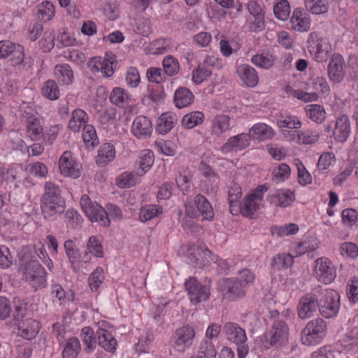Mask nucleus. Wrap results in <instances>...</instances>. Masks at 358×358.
<instances>
[{
  "instance_id": "obj_50",
  "label": "nucleus",
  "mask_w": 358,
  "mask_h": 358,
  "mask_svg": "<svg viewBox=\"0 0 358 358\" xmlns=\"http://www.w3.org/2000/svg\"><path fill=\"white\" fill-rule=\"evenodd\" d=\"M104 280L103 269L98 266L89 276L88 284L92 291L96 292Z\"/></svg>"
},
{
  "instance_id": "obj_27",
  "label": "nucleus",
  "mask_w": 358,
  "mask_h": 358,
  "mask_svg": "<svg viewBox=\"0 0 358 358\" xmlns=\"http://www.w3.org/2000/svg\"><path fill=\"white\" fill-rule=\"evenodd\" d=\"M350 134V124L349 118L345 114H343L336 121L334 136L337 141L343 143L347 141Z\"/></svg>"
},
{
  "instance_id": "obj_40",
  "label": "nucleus",
  "mask_w": 358,
  "mask_h": 358,
  "mask_svg": "<svg viewBox=\"0 0 358 358\" xmlns=\"http://www.w3.org/2000/svg\"><path fill=\"white\" fill-rule=\"evenodd\" d=\"M154 163V154L150 150H145L139 157L138 176H142L147 173Z\"/></svg>"
},
{
  "instance_id": "obj_4",
  "label": "nucleus",
  "mask_w": 358,
  "mask_h": 358,
  "mask_svg": "<svg viewBox=\"0 0 358 358\" xmlns=\"http://www.w3.org/2000/svg\"><path fill=\"white\" fill-rule=\"evenodd\" d=\"M319 312L326 318L335 317L340 308L339 294L331 289H326L321 286L320 290Z\"/></svg>"
},
{
  "instance_id": "obj_7",
  "label": "nucleus",
  "mask_w": 358,
  "mask_h": 358,
  "mask_svg": "<svg viewBox=\"0 0 358 358\" xmlns=\"http://www.w3.org/2000/svg\"><path fill=\"white\" fill-rule=\"evenodd\" d=\"M308 51L313 59L317 62H326L332 51V47L326 38L318 37L316 33L310 34Z\"/></svg>"
},
{
  "instance_id": "obj_23",
  "label": "nucleus",
  "mask_w": 358,
  "mask_h": 358,
  "mask_svg": "<svg viewBox=\"0 0 358 358\" xmlns=\"http://www.w3.org/2000/svg\"><path fill=\"white\" fill-rule=\"evenodd\" d=\"M289 24L291 28L296 31L306 32L310 27L311 20L308 14L298 8L294 10L289 20Z\"/></svg>"
},
{
  "instance_id": "obj_8",
  "label": "nucleus",
  "mask_w": 358,
  "mask_h": 358,
  "mask_svg": "<svg viewBox=\"0 0 358 358\" xmlns=\"http://www.w3.org/2000/svg\"><path fill=\"white\" fill-rule=\"evenodd\" d=\"M80 203L86 216L92 222H99L103 227L110 225V219L107 217L106 210L97 203L92 202L87 194L81 196Z\"/></svg>"
},
{
  "instance_id": "obj_29",
  "label": "nucleus",
  "mask_w": 358,
  "mask_h": 358,
  "mask_svg": "<svg viewBox=\"0 0 358 358\" xmlns=\"http://www.w3.org/2000/svg\"><path fill=\"white\" fill-rule=\"evenodd\" d=\"M115 148L113 144L103 143L98 150L96 163L99 166H104L115 159Z\"/></svg>"
},
{
  "instance_id": "obj_16",
  "label": "nucleus",
  "mask_w": 358,
  "mask_h": 358,
  "mask_svg": "<svg viewBox=\"0 0 358 358\" xmlns=\"http://www.w3.org/2000/svg\"><path fill=\"white\" fill-rule=\"evenodd\" d=\"M196 210L191 204L185 205L187 214L191 217H196L201 215L204 219L212 220L214 217L213 210L209 201L201 194H197L194 199Z\"/></svg>"
},
{
  "instance_id": "obj_53",
  "label": "nucleus",
  "mask_w": 358,
  "mask_h": 358,
  "mask_svg": "<svg viewBox=\"0 0 358 358\" xmlns=\"http://www.w3.org/2000/svg\"><path fill=\"white\" fill-rule=\"evenodd\" d=\"M275 61V57L269 54H257L252 57L251 62L256 66L263 68L268 69L271 67Z\"/></svg>"
},
{
  "instance_id": "obj_59",
  "label": "nucleus",
  "mask_w": 358,
  "mask_h": 358,
  "mask_svg": "<svg viewBox=\"0 0 358 358\" xmlns=\"http://www.w3.org/2000/svg\"><path fill=\"white\" fill-rule=\"evenodd\" d=\"M87 250L96 257L103 256V247L100 241L94 236L90 237L87 243Z\"/></svg>"
},
{
  "instance_id": "obj_36",
  "label": "nucleus",
  "mask_w": 358,
  "mask_h": 358,
  "mask_svg": "<svg viewBox=\"0 0 358 358\" xmlns=\"http://www.w3.org/2000/svg\"><path fill=\"white\" fill-rule=\"evenodd\" d=\"M206 253H210V251L206 250L205 252L199 247L195 245H192L189 246L187 251V257L189 264H192L196 267L202 268L206 264L203 255H206Z\"/></svg>"
},
{
  "instance_id": "obj_42",
  "label": "nucleus",
  "mask_w": 358,
  "mask_h": 358,
  "mask_svg": "<svg viewBox=\"0 0 358 358\" xmlns=\"http://www.w3.org/2000/svg\"><path fill=\"white\" fill-rule=\"evenodd\" d=\"M81 347L77 338L71 337L67 340L62 352L63 358H76Z\"/></svg>"
},
{
  "instance_id": "obj_56",
  "label": "nucleus",
  "mask_w": 358,
  "mask_h": 358,
  "mask_svg": "<svg viewBox=\"0 0 358 358\" xmlns=\"http://www.w3.org/2000/svg\"><path fill=\"white\" fill-rule=\"evenodd\" d=\"M80 336L87 349L93 350L96 348V336L92 327H85L83 328Z\"/></svg>"
},
{
  "instance_id": "obj_43",
  "label": "nucleus",
  "mask_w": 358,
  "mask_h": 358,
  "mask_svg": "<svg viewBox=\"0 0 358 358\" xmlns=\"http://www.w3.org/2000/svg\"><path fill=\"white\" fill-rule=\"evenodd\" d=\"M41 93L44 97L52 101L58 99L60 95L57 83L53 80H48L43 83Z\"/></svg>"
},
{
  "instance_id": "obj_48",
  "label": "nucleus",
  "mask_w": 358,
  "mask_h": 358,
  "mask_svg": "<svg viewBox=\"0 0 358 358\" xmlns=\"http://www.w3.org/2000/svg\"><path fill=\"white\" fill-rule=\"evenodd\" d=\"M293 257L285 253L278 255L272 259L271 266L273 269L282 270L287 268L293 264Z\"/></svg>"
},
{
  "instance_id": "obj_47",
  "label": "nucleus",
  "mask_w": 358,
  "mask_h": 358,
  "mask_svg": "<svg viewBox=\"0 0 358 358\" xmlns=\"http://www.w3.org/2000/svg\"><path fill=\"white\" fill-rule=\"evenodd\" d=\"M89 120L87 113H72L69 122V128L73 132H78L82 127L87 124Z\"/></svg>"
},
{
  "instance_id": "obj_38",
  "label": "nucleus",
  "mask_w": 358,
  "mask_h": 358,
  "mask_svg": "<svg viewBox=\"0 0 358 358\" xmlns=\"http://www.w3.org/2000/svg\"><path fill=\"white\" fill-rule=\"evenodd\" d=\"M65 253L71 264L72 270L78 269L77 257L79 256V250L76 242L71 239L66 241L64 243Z\"/></svg>"
},
{
  "instance_id": "obj_28",
  "label": "nucleus",
  "mask_w": 358,
  "mask_h": 358,
  "mask_svg": "<svg viewBox=\"0 0 358 358\" xmlns=\"http://www.w3.org/2000/svg\"><path fill=\"white\" fill-rule=\"evenodd\" d=\"M96 335L100 347L110 353H115L117 342L110 332L104 329H99Z\"/></svg>"
},
{
  "instance_id": "obj_62",
  "label": "nucleus",
  "mask_w": 358,
  "mask_h": 358,
  "mask_svg": "<svg viewBox=\"0 0 358 358\" xmlns=\"http://www.w3.org/2000/svg\"><path fill=\"white\" fill-rule=\"evenodd\" d=\"M318 139V134L312 130L299 131L298 143L299 145H310L315 143Z\"/></svg>"
},
{
  "instance_id": "obj_22",
  "label": "nucleus",
  "mask_w": 358,
  "mask_h": 358,
  "mask_svg": "<svg viewBox=\"0 0 358 358\" xmlns=\"http://www.w3.org/2000/svg\"><path fill=\"white\" fill-rule=\"evenodd\" d=\"M151 120L145 115H140L135 118L132 123L131 131L139 139L150 137L152 132Z\"/></svg>"
},
{
  "instance_id": "obj_12",
  "label": "nucleus",
  "mask_w": 358,
  "mask_h": 358,
  "mask_svg": "<svg viewBox=\"0 0 358 358\" xmlns=\"http://www.w3.org/2000/svg\"><path fill=\"white\" fill-rule=\"evenodd\" d=\"M244 285L236 278H224L219 282V290L223 298L236 301L245 296Z\"/></svg>"
},
{
  "instance_id": "obj_18",
  "label": "nucleus",
  "mask_w": 358,
  "mask_h": 358,
  "mask_svg": "<svg viewBox=\"0 0 358 358\" xmlns=\"http://www.w3.org/2000/svg\"><path fill=\"white\" fill-rule=\"evenodd\" d=\"M345 60L342 55L335 53L332 55L327 66V75L334 83H340L345 76Z\"/></svg>"
},
{
  "instance_id": "obj_55",
  "label": "nucleus",
  "mask_w": 358,
  "mask_h": 358,
  "mask_svg": "<svg viewBox=\"0 0 358 358\" xmlns=\"http://www.w3.org/2000/svg\"><path fill=\"white\" fill-rule=\"evenodd\" d=\"M203 119V113H186L182 119V124L187 129H192L202 123Z\"/></svg>"
},
{
  "instance_id": "obj_24",
  "label": "nucleus",
  "mask_w": 358,
  "mask_h": 358,
  "mask_svg": "<svg viewBox=\"0 0 358 358\" xmlns=\"http://www.w3.org/2000/svg\"><path fill=\"white\" fill-rule=\"evenodd\" d=\"M114 63L108 58L94 57L88 62V67L93 73L101 72L106 77H110L114 73Z\"/></svg>"
},
{
  "instance_id": "obj_26",
  "label": "nucleus",
  "mask_w": 358,
  "mask_h": 358,
  "mask_svg": "<svg viewBox=\"0 0 358 358\" xmlns=\"http://www.w3.org/2000/svg\"><path fill=\"white\" fill-rule=\"evenodd\" d=\"M110 102L121 108H126L133 104L131 95L124 89L114 87L110 94Z\"/></svg>"
},
{
  "instance_id": "obj_10",
  "label": "nucleus",
  "mask_w": 358,
  "mask_h": 358,
  "mask_svg": "<svg viewBox=\"0 0 358 358\" xmlns=\"http://www.w3.org/2000/svg\"><path fill=\"white\" fill-rule=\"evenodd\" d=\"M23 278L35 290L46 285V272L36 260L29 261L25 264Z\"/></svg>"
},
{
  "instance_id": "obj_5",
  "label": "nucleus",
  "mask_w": 358,
  "mask_h": 358,
  "mask_svg": "<svg viewBox=\"0 0 358 358\" xmlns=\"http://www.w3.org/2000/svg\"><path fill=\"white\" fill-rule=\"evenodd\" d=\"M327 324L322 318H316L309 321L301 333L302 343L306 345H314L320 343L325 337Z\"/></svg>"
},
{
  "instance_id": "obj_6",
  "label": "nucleus",
  "mask_w": 358,
  "mask_h": 358,
  "mask_svg": "<svg viewBox=\"0 0 358 358\" xmlns=\"http://www.w3.org/2000/svg\"><path fill=\"white\" fill-rule=\"evenodd\" d=\"M320 290L321 285H317L300 299L297 312L301 319L310 318L317 309L319 310Z\"/></svg>"
},
{
  "instance_id": "obj_44",
  "label": "nucleus",
  "mask_w": 358,
  "mask_h": 358,
  "mask_svg": "<svg viewBox=\"0 0 358 358\" xmlns=\"http://www.w3.org/2000/svg\"><path fill=\"white\" fill-rule=\"evenodd\" d=\"M174 120L169 113H161L156 124V131L160 134H166L173 127Z\"/></svg>"
},
{
  "instance_id": "obj_51",
  "label": "nucleus",
  "mask_w": 358,
  "mask_h": 358,
  "mask_svg": "<svg viewBox=\"0 0 358 358\" xmlns=\"http://www.w3.org/2000/svg\"><path fill=\"white\" fill-rule=\"evenodd\" d=\"M273 12L276 18L285 21L288 19L290 14V6L287 0H280L273 8Z\"/></svg>"
},
{
  "instance_id": "obj_37",
  "label": "nucleus",
  "mask_w": 358,
  "mask_h": 358,
  "mask_svg": "<svg viewBox=\"0 0 358 358\" xmlns=\"http://www.w3.org/2000/svg\"><path fill=\"white\" fill-rule=\"evenodd\" d=\"M194 95L192 92L185 87L178 89L174 95V102L178 108H182L189 106L193 101Z\"/></svg>"
},
{
  "instance_id": "obj_15",
  "label": "nucleus",
  "mask_w": 358,
  "mask_h": 358,
  "mask_svg": "<svg viewBox=\"0 0 358 358\" xmlns=\"http://www.w3.org/2000/svg\"><path fill=\"white\" fill-rule=\"evenodd\" d=\"M266 191V186L260 185L254 193L247 196L240 207L241 215L245 217L252 216L258 210L263 199V194Z\"/></svg>"
},
{
  "instance_id": "obj_1",
  "label": "nucleus",
  "mask_w": 358,
  "mask_h": 358,
  "mask_svg": "<svg viewBox=\"0 0 358 358\" xmlns=\"http://www.w3.org/2000/svg\"><path fill=\"white\" fill-rule=\"evenodd\" d=\"M40 205L42 215L48 221L55 220L64 212L66 202L62 196V189L58 184L50 180L44 182Z\"/></svg>"
},
{
  "instance_id": "obj_63",
  "label": "nucleus",
  "mask_w": 358,
  "mask_h": 358,
  "mask_svg": "<svg viewBox=\"0 0 358 358\" xmlns=\"http://www.w3.org/2000/svg\"><path fill=\"white\" fill-rule=\"evenodd\" d=\"M217 352L212 343L205 341L201 345L198 352V358H215Z\"/></svg>"
},
{
  "instance_id": "obj_11",
  "label": "nucleus",
  "mask_w": 358,
  "mask_h": 358,
  "mask_svg": "<svg viewBox=\"0 0 358 358\" xmlns=\"http://www.w3.org/2000/svg\"><path fill=\"white\" fill-rule=\"evenodd\" d=\"M313 275L319 282L329 285L336 277V269L332 262L327 257H320L314 262Z\"/></svg>"
},
{
  "instance_id": "obj_20",
  "label": "nucleus",
  "mask_w": 358,
  "mask_h": 358,
  "mask_svg": "<svg viewBox=\"0 0 358 358\" xmlns=\"http://www.w3.org/2000/svg\"><path fill=\"white\" fill-rule=\"evenodd\" d=\"M267 200L276 207L286 208L292 204L295 200V196L294 192L288 189H275L271 192Z\"/></svg>"
},
{
  "instance_id": "obj_45",
  "label": "nucleus",
  "mask_w": 358,
  "mask_h": 358,
  "mask_svg": "<svg viewBox=\"0 0 358 358\" xmlns=\"http://www.w3.org/2000/svg\"><path fill=\"white\" fill-rule=\"evenodd\" d=\"M83 139L87 148L93 149L99 143L96 129L90 124L83 129Z\"/></svg>"
},
{
  "instance_id": "obj_52",
  "label": "nucleus",
  "mask_w": 358,
  "mask_h": 358,
  "mask_svg": "<svg viewBox=\"0 0 358 358\" xmlns=\"http://www.w3.org/2000/svg\"><path fill=\"white\" fill-rule=\"evenodd\" d=\"M277 124L280 129H296L301 127V121L292 115L280 116L277 120Z\"/></svg>"
},
{
  "instance_id": "obj_60",
  "label": "nucleus",
  "mask_w": 358,
  "mask_h": 358,
  "mask_svg": "<svg viewBox=\"0 0 358 358\" xmlns=\"http://www.w3.org/2000/svg\"><path fill=\"white\" fill-rule=\"evenodd\" d=\"M125 80L129 87H137L141 82L138 70L133 66L128 68L125 75Z\"/></svg>"
},
{
  "instance_id": "obj_57",
  "label": "nucleus",
  "mask_w": 358,
  "mask_h": 358,
  "mask_svg": "<svg viewBox=\"0 0 358 358\" xmlns=\"http://www.w3.org/2000/svg\"><path fill=\"white\" fill-rule=\"evenodd\" d=\"M157 151L166 156H173L176 152L174 143L170 141H158L155 143Z\"/></svg>"
},
{
  "instance_id": "obj_49",
  "label": "nucleus",
  "mask_w": 358,
  "mask_h": 358,
  "mask_svg": "<svg viewBox=\"0 0 358 358\" xmlns=\"http://www.w3.org/2000/svg\"><path fill=\"white\" fill-rule=\"evenodd\" d=\"M138 172H124L116 179V185L120 188L134 186L138 180Z\"/></svg>"
},
{
  "instance_id": "obj_33",
  "label": "nucleus",
  "mask_w": 358,
  "mask_h": 358,
  "mask_svg": "<svg viewBox=\"0 0 358 358\" xmlns=\"http://www.w3.org/2000/svg\"><path fill=\"white\" fill-rule=\"evenodd\" d=\"M54 74L58 82L62 85H68L73 82L74 76L73 70L67 64L56 65Z\"/></svg>"
},
{
  "instance_id": "obj_41",
  "label": "nucleus",
  "mask_w": 358,
  "mask_h": 358,
  "mask_svg": "<svg viewBox=\"0 0 358 358\" xmlns=\"http://www.w3.org/2000/svg\"><path fill=\"white\" fill-rule=\"evenodd\" d=\"M304 6L306 10L313 15L324 14L329 10L327 0H304Z\"/></svg>"
},
{
  "instance_id": "obj_32",
  "label": "nucleus",
  "mask_w": 358,
  "mask_h": 358,
  "mask_svg": "<svg viewBox=\"0 0 358 358\" xmlns=\"http://www.w3.org/2000/svg\"><path fill=\"white\" fill-rule=\"evenodd\" d=\"M250 137L260 141L271 139L274 136L273 129L264 123L254 124L249 130Z\"/></svg>"
},
{
  "instance_id": "obj_19",
  "label": "nucleus",
  "mask_w": 358,
  "mask_h": 358,
  "mask_svg": "<svg viewBox=\"0 0 358 358\" xmlns=\"http://www.w3.org/2000/svg\"><path fill=\"white\" fill-rule=\"evenodd\" d=\"M59 168L60 173L64 176L77 178L80 175V165L73 159L70 151H65L60 157Z\"/></svg>"
},
{
  "instance_id": "obj_31",
  "label": "nucleus",
  "mask_w": 358,
  "mask_h": 358,
  "mask_svg": "<svg viewBox=\"0 0 358 358\" xmlns=\"http://www.w3.org/2000/svg\"><path fill=\"white\" fill-rule=\"evenodd\" d=\"M307 89L313 90L317 94L327 96L330 92V87L324 76H315L311 77L307 83Z\"/></svg>"
},
{
  "instance_id": "obj_54",
  "label": "nucleus",
  "mask_w": 358,
  "mask_h": 358,
  "mask_svg": "<svg viewBox=\"0 0 358 358\" xmlns=\"http://www.w3.org/2000/svg\"><path fill=\"white\" fill-rule=\"evenodd\" d=\"M169 45L168 41L164 38L155 40L149 43L146 48L147 53L151 55L164 54Z\"/></svg>"
},
{
  "instance_id": "obj_21",
  "label": "nucleus",
  "mask_w": 358,
  "mask_h": 358,
  "mask_svg": "<svg viewBox=\"0 0 358 358\" xmlns=\"http://www.w3.org/2000/svg\"><path fill=\"white\" fill-rule=\"evenodd\" d=\"M250 143V137L248 134L241 133L227 139L222 147L223 152H238L247 148Z\"/></svg>"
},
{
  "instance_id": "obj_14",
  "label": "nucleus",
  "mask_w": 358,
  "mask_h": 358,
  "mask_svg": "<svg viewBox=\"0 0 358 358\" xmlns=\"http://www.w3.org/2000/svg\"><path fill=\"white\" fill-rule=\"evenodd\" d=\"M12 56L11 62L13 65L22 64L24 59V48L19 43L8 40L0 41V59Z\"/></svg>"
},
{
  "instance_id": "obj_25",
  "label": "nucleus",
  "mask_w": 358,
  "mask_h": 358,
  "mask_svg": "<svg viewBox=\"0 0 358 358\" xmlns=\"http://www.w3.org/2000/svg\"><path fill=\"white\" fill-rule=\"evenodd\" d=\"M243 84L248 87H254L258 84L259 77L256 70L248 64L238 66L236 71Z\"/></svg>"
},
{
  "instance_id": "obj_61",
  "label": "nucleus",
  "mask_w": 358,
  "mask_h": 358,
  "mask_svg": "<svg viewBox=\"0 0 358 358\" xmlns=\"http://www.w3.org/2000/svg\"><path fill=\"white\" fill-rule=\"evenodd\" d=\"M296 166L298 170V181L301 185H306L312 182V176L306 169L304 165L299 159H296Z\"/></svg>"
},
{
  "instance_id": "obj_34",
  "label": "nucleus",
  "mask_w": 358,
  "mask_h": 358,
  "mask_svg": "<svg viewBox=\"0 0 358 358\" xmlns=\"http://www.w3.org/2000/svg\"><path fill=\"white\" fill-rule=\"evenodd\" d=\"M18 329L23 338L31 340L38 334L39 323L34 319L27 318L19 324Z\"/></svg>"
},
{
  "instance_id": "obj_46",
  "label": "nucleus",
  "mask_w": 358,
  "mask_h": 358,
  "mask_svg": "<svg viewBox=\"0 0 358 358\" xmlns=\"http://www.w3.org/2000/svg\"><path fill=\"white\" fill-rule=\"evenodd\" d=\"M162 213V206L158 205H147L141 208L139 213V220L142 222H145L157 217Z\"/></svg>"
},
{
  "instance_id": "obj_64",
  "label": "nucleus",
  "mask_w": 358,
  "mask_h": 358,
  "mask_svg": "<svg viewBox=\"0 0 358 358\" xmlns=\"http://www.w3.org/2000/svg\"><path fill=\"white\" fill-rule=\"evenodd\" d=\"M358 344V329L357 328H354L350 331H348L345 335L344 338L342 340V345L349 350L353 345H357Z\"/></svg>"
},
{
  "instance_id": "obj_39",
  "label": "nucleus",
  "mask_w": 358,
  "mask_h": 358,
  "mask_svg": "<svg viewBox=\"0 0 358 358\" xmlns=\"http://www.w3.org/2000/svg\"><path fill=\"white\" fill-rule=\"evenodd\" d=\"M37 15L44 22L51 20L55 15V5L48 1H43L37 6Z\"/></svg>"
},
{
  "instance_id": "obj_13",
  "label": "nucleus",
  "mask_w": 358,
  "mask_h": 358,
  "mask_svg": "<svg viewBox=\"0 0 358 358\" xmlns=\"http://www.w3.org/2000/svg\"><path fill=\"white\" fill-rule=\"evenodd\" d=\"M195 332L192 327L183 326L175 331L171 338L172 348L180 352H185L192 344Z\"/></svg>"
},
{
  "instance_id": "obj_35",
  "label": "nucleus",
  "mask_w": 358,
  "mask_h": 358,
  "mask_svg": "<svg viewBox=\"0 0 358 358\" xmlns=\"http://www.w3.org/2000/svg\"><path fill=\"white\" fill-rule=\"evenodd\" d=\"M27 133L32 140H39L43 135V127L41 120L31 113L27 118Z\"/></svg>"
},
{
  "instance_id": "obj_17",
  "label": "nucleus",
  "mask_w": 358,
  "mask_h": 358,
  "mask_svg": "<svg viewBox=\"0 0 358 358\" xmlns=\"http://www.w3.org/2000/svg\"><path fill=\"white\" fill-rule=\"evenodd\" d=\"M185 285L192 303L196 304L208 299L210 295L209 287L201 285L194 277L189 278Z\"/></svg>"
},
{
  "instance_id": "obj_3",
  "label": "nucleus",
  "mask_w": 358,
  "mask_h": 358,
  "mask_svg": "<svg viewBox=\"0 0 358 358\" xmlns=\"http://www.w3.org/2000/svg\"><path fill=\"white\" fill-rule=\"evenodd\" d=\"M223 331L227 338L238 346V357L245 358L249 352L245 331L238 324L229 322L224 324Z\"/></svg>"
},
{
  "instance_id": "obj_2",
  "label": "nucleus",
  "mask_w": 358,
  "mask_h": 358,
  "mask_svg": "<svg viewBox=\"0 0 358 358\" xmlns=\"http://www.w3.org/2000/svg\"><path fill=\"white\" fill-rule=\"evenodd\" d=\"M289 334L287 323L282 320H277L272 323L268 331L261 337L260 341L266 349L278 348L287 343Z\"/></svg>"
},
{
  "instance_id": "obj_58",
  "label": "nucleus",
  "mask_w": 358,
  "mask_h": 358,
  "mask_svg": "<svg viewBox=\"0 0 358 358\" xmlns=\"http://www.w3.org/2000/svg\"><path fill=\"white\" fill-rule=\"evenodd\" d=\"M179 63L173 56H167L163 60V68L165 74L172 76L179 71Z\"/></svg>"
},
{
  "instance_id": "obj_9",
  "label": "nucleus",
  "mask_w": 358,
  "mask_h": 358,
  "mask_svg": "<svg viewBox=\"0 0 358 358\" xmlns=\"http://www.w3.org/2000/svg\"><path fill=\"white\" fill-rule=\"evenodd\" d=\"M247 9L251 15L246 25L252 32H260L265 28V8L262 1L250 0L247 4Z\"/></svg>"
},
{
  "instance_id": "obj_30",
  "label": "nucleus",
  "mask_w": 358,
  "mask_h": 358,
  "mask_svg": "<svg viewBox=\"0 0 358 358\" xmlns=\"http://www.w3.org/2000/svg\"><path fill=\"white\" fill-rule=\"evenodd\" d=\"M234 124V121L228 115L219 114L213 120L212 131L215 135L220 136L224 132L230 129Z\"/></svg>"
}]
</instances>
